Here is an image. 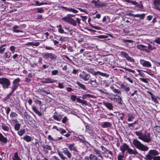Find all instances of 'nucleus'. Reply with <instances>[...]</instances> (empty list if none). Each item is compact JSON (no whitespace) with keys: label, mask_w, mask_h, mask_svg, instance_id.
Wrapping results in <instances>:
<instances>
[{"label":"nucleus","mask_w":160,"mask_h":160,"mask_svg":"<svg viewBox=\"0 0 160 160\" xmlns=\"http://www.w3.org/2000/svg\"><path fill=\"white\" fill-rule=\"evenodd\" d=\"M159 154V152L155 149L150 150L147 154L143 158L146 160H160V156H156Z\"/></svg>","instance_id":"f257e3e1"},{"label":"nucleus","mask_w":160,"mask_h":160,"mask_svg":"<svg viewBox=\"0 0 160 160\" xmlns=\"http://www.w3.org/2000/svg\"><path fill=\"white\" fill-rule=\"evenodd\" d=\"M134 134L138 136V138L146 142H149L151 140L150 133H147L143 135L141 131L135 132Z\"/></svg>","instance_id":"f03ea898"},{"label":"nucleus","mask_w":160,"mask_h":160,"mask_svg":"<svg viewBox=\"0 0 160 160\" xmlns=\"http://www.w3.org/2000/svg\"><path fill=\"white\" fill-rule=\"evenodd\" d=\"M132 143L136 148L142 151H146L148 150V147L144 145L137 139H133Z\"/></svg>","instance_id":"7ed1b4c3"},{"label":"nucleus","mask_w":160,"mask_h":160,"mask_svg":"<svg viewBox=\"0 0 160 160\" xmlns=\"http://www.w3.org/2000/svg\"><path fill=\"white\" fill-rule=\"evenodd\" d=\"M0 84H1L4 89H7L9 88L11 85L10 80L8 79L2 78H0Z\"/></svg>","instance_id":"20e7f679"},{"label":"nucleus","mask_w":160,"mask_h":160,"mask_svg":"<svg viewBox=\"0 0 160 160\" xmlns=\"http://www.w3.org/2000/svg\"><path fill=\"white\" fill-rule=\"evenodd\" d=\"M62 20L65 22H66L74 26L77 25V22L75 20L70 17L67 16L63 17L62 18Z\"/></svg>","instance_id":"39448f33"},{"label":"nucleus","mask_w":160,"mask_h":160,"mask_svg":"<svg viewBox=\"0 0 160 160\" xmlns=\"http://www.w3.org/2000/svg\"><path fill=\"white\" fill-rule=\"evenodd\" d=\"M93 2L95 6L98 8L104 7L107 5V3L106 2H102L100 1V0H93Z\"/></svg>","instance_id":"423d86ee"},{"label":"nucleus","mask_w":160,"mask_h":160,"mask_svg":"<svg viewBox=\"0 0 160 160\" xmlns=\"http://www.w3.org/2000/svg\"><path fill=\"white\" fill-rule=\"evenodd\" d=\"M120 53L121 55L124 57L128 62H135L134 59L130 57L129 54L125 52L122 51Z\"/></svg>","instance_id":"0eeeda50"},{"label":"nucleus","mask_w":160,"mask_h":160,"mask_svg":"<svg viewBox=\"0 0 160 160\" xmlns=\"http://www.w3.org/2000/svg\"><path fill=\"white\" fill-rule=\"evenodd\" d=\"M79 76L80 78L83 79L84 81H87L89 80L91 78V76L90 74L86 73L84 72H82V74H80Z\"/></svg>","instance_id":"6e6552de"},{"label":"nucleus","mask_w":160,"mask_h":160,"mask_svg":"<svg viewBox=\"0 0 160 160\" xmlns=\"http://www.w3.org/2000/svg\"><path fill=\"white\" fill-rule=\"evenodd\" d=\"M43 57L45 59L50 58L51 60L55 59L57 58L56 56L52 53H46L43 55Z\"/></svg>","instance_id":"1a4fd4ad"},{"label":"nucleus","mask_w":160,"mask_h":160,"mask_svg":"<svg viewBox=\"0 0 160 160\" xmlns=\"http://www.w3.org/2000/svg\"><path fill=\"white\" fill-rule=\"evenodd\" d=\"M140 63L143 67L148 68L151 67V64L148 61L141 59L140 60Z\"/></svg>","instance_id":"9d476101"},{"label":"nucleus","mask_w":160,"mask_h":160,"mask_svg":"<svg viewBox=\"0 0 160 160\" xmlns=\"http://www.w3.org/2000/svg\"><path fill=\"white\" fill-rule=\"evenodd\" d=\"M67 147L70 151H73L75 152H78L77 148L75 146L74 143H69L67 144Z\"/></svg>","instance_id":"9b49d317"},{"label":"nucleus","mask_w":160,"mask_h":160,"mask_svg":"<svg viewBox=\"0 0 160 160\" xmlns=\"http://www.w3.org/2000/svg\"><path fill=\"white\" fill-rule=\"evenodd\" d=\"M88 84H90L92 87L93 88H96L98 87V84L95 78H91L88 83Z\"/></svg>","instance_id":"f8f14e48"},{"label":"nucleus","mask_w":160,"mask_h":160,"mask_svg":"<svg viewBox=\"0 0 160 160\" xmlns=\"http://www.w3.org/2000/svg\"><path fill=\"white\" fill-rule=\"evenodd\" d=\"M62 152L66 155L68 158H71L72 154L67 148H62Z\"/></svg>","instance_id":"ddd939ff"},{"label":"nucleus","mask_w":160,"mask_h":160,"mask_svg":"<svg viewBox=\"0 0 160 160\" xmlns=\"http://www.w3.org/2000/svg\"><path fill=\"white\" fill-rule=\"evenodd\" d=\"M129 146L126 143H124L120 146V150L122 151L123 154H124L125 151L127 150Z\"/></svg>","instance_id":"4468645a"},{"label":"nucleus","mask_w":160,"mask_h":160,"mask_svg":"<svg viewBox=\"0 0 160 160\" xmlns=\"http://www.w3.org/2000/svg\"><path fill=\"white\" fill-rule=\"evenodd\" d=\"M153 3L155 9L160 10V0H154Z\"/></svg>","instance_id":"2eb2a0df"},{"label":"nucleus","mask_w":160,"mask_h":160,"mask_svg":"<svg viewBox=\"0 0 160 160\" xmlns=\"http://www.w3.org/2000/svg\"><path fill=\"white\" fill-rule=\"evenodd\" d=\"M131 2L133 5H135V7H138L139 9H142L143 8V6L141 2L138 3L136 1H133Z\"/></svg>","instance_id":"dca6fc26"},{"label":"nucleus","mask_w":160,"mask_h":160,"mask_svg":"<svg viewBox=\"0 0 160 160\" xmlns=\"http://www.w3.org/2000/svg\"><path fill=\"white\" fill-rule=\"evenodd\" d=\"M100 147L102 150L103 151L104 153L106 154H109L112 156L113 155L112 152L111 151H109L106 148L103 146H101Z\"/></svg>","instance_id":"f3484780"},{"label":"nucleus","mask_w":160,"mask_h":160,"mask_svg":"<svg viewBox=\"0 0 160 160\" xmlns=\"http://www.w3.org/2000/svg\"><path fill=\"white\" fill-rule=\"evenodd\" d=\"M32 108L35 113L37 114L39 116L41 117L42 115V113L38 110L36 107L32 106Z\"/></svg>","instance_id":"a211bd4d"},{"label":"nucleus","mask_w":160,"mask_h":160,"mask_svg":"<svg viewBox=\"0 0 160 160\" xmlns=\"http://www.w3.org/2000/svg\"><path fill=\"white\" fill-rule=\"evenodd\" d=\"M147 46L142 44H139L137 46V48L140 50H144L147 52H150L148 50L146 49Z\"/></svg>","instance_id":"6ab92c4d"},{"label":"nucleus","mask_w":160,"mask_h":160,"mask_svg":"<svg viewBox=\"0 0 160 160\" xmlns=\"http://www.w3.org/2000/svg\"><path fill=\"white\" fill-rule=\"evenodd\" d=\"M56 82V80L51 79L49 78H45L43 81H42V82L44 83H52Z\"/></svg>","instance_id":"aec40b11"},{"label":"nucleus","mask_w":160,"mask_h":160,"mask_svg":"<svg viewBox=\"0 0 160 160\" xmlns=\"http://www.w3.org/2000/svg\"><path fill=\"white\" fill-rule=\"evenodd\" d=\"M127 152L129 154H133L135 155L138 154L137 151L135 149H132L129 148V147L128 149Z\"/></svg>","instance_id":"412c9836"},{"label":"nucleus","mask_w":160,"mask_h":160,"mask_svg":"<svg viewBox=\"0 0 160 160\" xmlns=\"http://www.w3.org/2000/svg\"><path fill=\"white\" fill-rule=\"evenodd\" d=\"M117 98H115L113 99L114 102H117L120 105H122V100L121 98L119 96H117Z\"/></svg>","instance_id":"4be33fe9"},{"label":"nucleus","mask_w":160,"mask_h":160,"mask_svg":"<svg viewBox=\"0 0 160 160\" xmlns=\"http://www.w3.org/2000/svg\"><path fill=\"white\" fill-rule=\"evenodd\" d=\"M129 15L130 16H133L134 17H139L140 19H143L145 14H134L132 13H130L129 14Z\"/></svg>","instance_id":"5701e85b"},{"label":"nucleus","mask_w":160,"mask_h":160,"mask_svg":"<svg viewBox=\"0 0 160 160\" xmlns=\"http://www.w3.org/2000/svg\"><path fill=\"white\" fill-rule=\"evenodd\" d=\"M129 15L130 16H133L134 17H139L140 19H143L145 14H134L132 13H130L129 14Z\"/></svg>","instance_id":"b1692460"},{"label":"nucleus","mask_w":160,"mask_h":160,"mask_svg":"<svg viewBox=\"0 0 160 160\" xmlns=\"http://www.w3.org/2000/svg\"><path fill=\"white\" fill-rule=\"evenodd\" d=\"M12 160H22L19 156L18 152H16L14 153V155L12 157Z\"/></svg>","instance_id":"393cba45"},{"label":"nucleus","mask_w":160,"mask_h":160,"mask_svg":"<svg viewBox=\"0 0 160 160\" xmlns=\"http://www.w3.org/2000/svg\"><path fill=\"white\" fill-rule=\"evenodd\" d=\"M103 105L106 107L108 109L112 110L113 108V106L112 103L108 102H104Z\"/></svg>","instance_id":"a878e982"},{"label":"nucleus","mask_w":160,"mask_h":160,"mask_svg":"<svg viewBox=\"0 0 160 160\" xmlns=\"http://www.w3.org/2000/svg\"><path fill=\"white\" fill-rule=\"evenodd\" d=\"M19 84H12V90L10 92V94H12L18 88L19 86Z\"/></svg>","instance_id":"bb28decb"},{"label":"nucleus","mask_w":160,"mask_h":160,"mask_svg":"<svg viewBox=\"0 0 160 160\" xmlns=\"http://www.w3.org/2000/svg\"><path fill=\"white\" fill-rule=\"evenodd\" d=\"M0 141L3 143H6L7 142V139L4 137L2 134L0 133Z\"/></svg>","instance_id":"cd10ccee"},{"label":"nucleus","mask_w":160,"mask_h":160,"mask_svg":"<svg viewBox=\"0 0 160 160\" xmlns=\"http://www.w3.org/2000/svg\"><path fill=\"white\" fill-rule=\"evenodd\" d=\"M18 26L17 25H15L12 28V30L14 32L18 33L19 32H23V31L21 30H19L18 29Z\"/></svg>","instance_id":"c85d7f7f"},{"label":"nucleus","mask_w":160,"mask_h":160,"mask_svg":"<svg viewBox=\"0 0 160 160\" xmlns=\"http://www.w3.org/2000/svg\"><path fill=\"white\" fill-rule=\"evenodd\" d=\"M93 151L95 152V154L97 155L98 157H100L102 159H103V157L101 155V152L98 149L95 148L93 149Z\"/></svg>","instance_id":"c756f323"},{"label":"nucleus","mask_w":160,"mask_h":160,"mask_svg":"<svg viewBox=\"0 0 160 160\" xmlns=\"http://www.w3.org/2000/svg\"><path fill=\"white\" fill-rule=\"evenodd\" d=\"M95 74H99L101 76L104 77L106 78H108L109 76V75L107 73H103L100 71L96 72H95Z\"/></svg>","instance_id":"7c9ffc66"},{"label":"nucleus","mask_w":160,"mask_h":160,"mask_svg":"<svg viewBox=\"0 0 160 160\" xmlns=\"http://www.w3.org/2000/svg\"><path fill=\"white\" fill-rule=\"evenodd\" d=\"M23 139L27 142H30L32 140V137L28 135H26L21 139Z\"/></svg>","instance_id":"2f4dec72"},{"label":"nucleus","mask_w":160,"mask_h":160,"mask_svg":"<svg viewBox=\"0 0 160 160\" xmlns=\"http://www.w3.org/2000/svg\"><path fill=\"white\" fill-rule=\"evenodd\" d=\"M11 53L10 52H8L5 53L3 56V58L5 59L9 58L11 56Z\"/></svg>","instance_id":"473e14b6"},{"label":"nucleus","mask_w":160,"mask_h":160,"mask_svg":"<svg viewBox=\"0 0 160 160\" xmlns=\"http://www.w3.org/2000/svg\"><path fill=\"white\" fill-rule=\"evenodd\" d=\"M76 84L78 85V86L80 88L83 90H86V87L84 85L81 83L79 82H76Z\"/></svg>","instance_id":"72a5a7b5"},{"label":"nucleus","mask_w":160,"mask_h":160,"mask_svg":"<svg viewBox=\"0 0 160 160\" xmlns=\"http://www.w3.org/2000/svg\"><path fill=\"white\" fill-rule=\"evenodd\" d=\"M42 147L44 149H46L49 150H51L52 149L51 146L48 145H45L42 144L41 145Z\"/></svg>","instance_id":"f704fd0d"},{"label":"nucleus","mask_w":160,"mask_h":160,"mask_svg":"<svg viewBox=\"0 0 160 160\" xmlns=\"http://www.w3.org/2000/svg\"><path fill=\"white\" fill-rule=\"evenodd\" d=\"M112 125L111 123L108 122H104L102 125V127L103 128H107L108 127H110Z\"/></svg>","instance_id":"c9c22d12"},{"label":"nucleus","mask_w":160,"mask_h":160,"mask_svg":"<svg viewBox=\"0 0 160 160\" xmlns=\"http://www.w3.org/2000/svg\"><path fill=\"white\" fill-rule=\"evenodd\" d=\"M57 27L58 29V32L61 33H65L63 29L62 28V26L61 24L59 25H57Z\"/></svg>","instance_id":"e433bc0d"},{"label":"nucleus","mask_w":160,"mask_h":160,"mask_svg":"<svg viewBox=\"0 0 160 160\" xmlns=\"http://www.w3.org/2000/svg\"><path fill=\"white\" fill-rule=\"evenodd\" d=\"M1 128L4 131L8 132L9 130V128L5 124L2 123L1 126Z\"/></svg>","instance_id":"4c0bfd02"},{"label":"nucleus","mask_w":160,"mask_h":160,"mask_svg":"<svg viewBox=\"0 0 160 160\" xmlns=\"http://www.w3.org/2000/svg\"><path fill=\"white\" fill-rule=\"evenodd\" d=\"M40 42H29L28 43V45L31 46H34L36 47L38 46L40 44Z\"/></svg>","instance_id":"58836bf2"},{"label":"nucleus","mask_w":160,"mask_h":160,"mask_svg":"<svg viewBox=\"0 0 160 160\" xmlns=\"http://www.w3.org/2000/svg\"><path fill=\"white\" fill-rule=\"evenodd\" d=\"M86 131L87 132L89 133H90L92 131V129L90 126L87 125L86 126Z\"/></svg>","instance_id":"ea45409f"},{"label":"nucleus","mask_w":160,"mask_h":160,"mask_svg":"<svg viewBox=\"0 0 160 160\" xmlns=\"http://www.w3.org/2000/svg\"><path fill=\"white\" fill-rule=\"evenodd\" d=\"M58 113L57 112H55L54 113V115L53 116V118L55 120H56L58 121H60L61 119H60L56 115Z\"/></svg>","instance_id":"a19ab883"},{"label":"nucleus","mask_w":160,"mask_h":160,"mask_svg":"<svg viewBox=\"0 0 160 160\" xmlns=\"http://www.w3.org/2000/svg\"><path fill=\"white\" fill-rule=\"evenodd\" d=\"M90 160H98V158L96 156L94 155L91 154L89 156Z\"/></svg>","instance_id":"79ce46f5"},{"label":"nucleus","mask_w":160,"mask_h":160,"mask_svg":"<svg viewBox=\"0 0 160 160\" xmlns=\"http://www.w3.org/2000/svg\"><path fill=\"white\" fill-rule=\"evenodd\" d=\"M58 155L61 158L62 160H65L66 159V158L63 155L62 153H61L60 151H58Z\"/></svg>","instance_id":"37998d69"},{"label":"nucleus","mask_w":160,"mask_h":160,"mask_svg":"<svg viewBox=\"0 0 160 160\" xmlns=\"http://www.w3.org/2000/svg\"><path fill=\"white\" fill-rule=\"evenodd\" d=\"M154 132L156 133L160 132V127L159 126H155L153 129Z\"/></svg>","instance_id":"c03bdc74"},{"label":"nucleus","mask_w":160,"mask_h":160,"mask_svg":"<svg viewBox=\"0 0 160 160\" xmlns=\"http://www.w3.org/2000/svg\"><path fill=\"white\" fill-rule=\"evenodd\" d=\"M25 129H22L18 132V134L20 136H22L25 133Z\"/></svg>","instance_id":"a18cd8bd"},{"label":"nucleus","mask_w":160,"mask_h":160,"mask_svg":"<svg viewBox=\"0 0 160 160\" xmlns=\"http://www.w3.org/2000/svg\"><path fill=\"white\" fill-rule=\"evenodd\" d=\"M21 124L19 123H17L15 124L14 127V128L16 131H18L20 128Z\"/></svg>","instance_id":"49530a36"},{"label":"nucleus","mask_w":160,"mask_h":160,"mask_svg":"<svg viewBox=\"0 0 160 160\" xmlns=\"http://www.w3.org/2000/svg\"><path fill=\"white\" fill-rule=\"evenodd\" d=\"M18 114L15 112H12L10 114V117L12 118H14L17 117Z\"/></svg>","instance_id":"de8ad7c7"},{"label":"nucleus","mask_w":160,"mask_h":160,"mask_svg":"<svg viewBox=\"0 0 160 160\" xmlns=\"http://www.w3.org/2000/svg\"><path fill=\"white\" fill-rule=\"evenodd\" d=\"M113 92L117 94L121 95V91L119 89L115 88L113 90Z\"/></svg>","instance_id":"09e8293b"},{"label":"nucleus","mask_w":160,"mask_h":160,"mask_svg":"<svg viewBox=\"0 0 160 160\" xmlns=\"http://www.w3.org/2000/svg\"><path fill=\"white\" fill-rule=\"evenodd\" d=\"M32 78V75H31V73H29L28 77L27 78H26L25 79V81L26 82H29L31 81V78Z\"/></svg>","instance_id":"8fccbe9b"},{"label":"nucleus","mask_w":160,"mask_h":160,"mask_svg":"<svg viewBox=\"0 0 160 160\" xmlns=\"http://www.w3.org/2000/svg\"><path fill=\"white\" fill-rule=\"evenodd\" d=\"M148 50L149 51L155 49V48L154 47H153L151 45L148 44Z\"/></svg>","instance_id":"3c124183"},{"label":"nucleus","mask_w":160,"mask_h":160,"mask_svg":"<svg viewBox=\"0 0 160 160\" xmlns=\"http://www.w3.org/2000/svg\"><path fill=\"white\" fill-rule=\"evenodd\" d=\"M122 68L132 73H135V71L134 70H132L130 68H128L124 67H122Z\"/></svg>","instance_id":"603ef678"},{"label":"nucleus","mask_w":160,"mask_h":160,"mask_svg":"<svg viewBox=\"0 0 160 160\" xmlns=\"http://www.w3.org/2000/svg\"><path fill=\"white\" fill-rule=\"evenodd\" d=\"M154 42L157 44L160 45V37L157 38L154 40Z\"/></svg>","instance_id":"864d4df0"},{"label":"nucleus","mask_w":160,"mask_h":160,"mask_svg":"<svg viewBox=\"0 0 160 160\" xmlns=\"http://www.w3.org/2000/svg\"><path fill=\"white\" fill-rule=\"evenodd\" d=\"M41 92H42V94L43 95H45L46 94H48L50 93V91L48 90L47 91H46L45 90H41Z\"/></svg>","instance_id":"5fc2aeb1"},{"label":"nucleus","mask_w":160,"mask_h":160,"mask_svg":"<svg viewBox=\"0 0 160 160\" xmlns=\"http://www.w3.org/2000/svg\"><path fill=\"white\" fill-rule=\"evenodd\" d=\"M108 37L107 35H102L98 36V38H107Z\"/></svg>","instance_id":"6e6d98bb"},{"label":"nucleus","mask_w":160,"mask_h":160,"mask_svg":"<svg viewBox=\"0 0 160 160\" xmlns=\"http://www.w3.org/2000/svg\"><path fill=\"white\" fill-rule=\"evenodd\" d=\"M20 81L19 78H17L15 79L13 82L12 84H18V83Z\"/></svg>","instance_id":"4d7b16f0"},{"label":"nucleus","mask_w":160,"mask_h":160,"mask_svg":"<svg viewBox=\"0 0 160 160\" xmlns=\"http://www.w3.org/2000/svg\"><path fill=\"white\" fill-rule=\"evenodd\" d=\"M110 83L108 81H105L103 83V85L106 87H109L110 85Z\"/></svg>","instance_id":"13d9d810"},{"label":"nucleus","mask_w":160,"mask_h":160,"mask_svg":"<svg viewBox=\"0 0 160 160\" xmlns=\"http://www.w3.org/2000/svg\"><path fill=\"white\" fill-rule=\"evenodd\" d=\"M16 48L14 46H12L10 47V50L12 52V53H14L15 52V50Z\"/></svg>","instance_id":"bf43d9fd"},{"label":"nucleus","mask_w":160,"mask_h":160,"mask_svg":"<svg viewBox=\"0 0 160 160\" xmlns=\"http://www.w3.org/2000/svg\"><path fill=\"white\" fill-rule=\"evenodd\" d=\"M97 90L99 92H100L101 93H103V94H107L108 93L106 92V90H105V91L102 90V89H99V88H98L97 89Z\"/></svg>","instance_id":"052dcab7"},{"label":"nucleus","mask_w":160,"mask_h":160,"mask_svg":"<svg viewBox=\"0 0 160 160\" xmlns=\"http://www.w3.org/2000/svg\"><path fill=\"white\" fill-rule=\"evenodd\" d=\"M48 139L49 140H52V141H57V138L56 139H54L53 138H52V136L51 135H49L48 136Z\"/></svg>","instance_id":"680f3d73"},{"label":"nucleus","mask_w":160,"mask_h":160,"mask_svg":"<svg viewBox=\"0 0 160 160\" xmlns=\"http://www.w3.org/2000/svg\"><path fill=\"white\" fill-rule=\"evenodd\" d=\"M58 73V70H55L52 71V74L53 75H56Z\"/></svg>","instance_id":"e2e57ef3"},{"label":"nucleus","mask_w":160,"mask_h":160,"mask_svg":"<svg viewBox=\"0 0 160 160\" xmlns=\"http://www.w3.org/2000/svg\"><path fill=\"white\" fill-rule=\"evenodd\" d=\"M124 154L119 155L118 157V160H123V158Z\"/></svg>","instance_id":"0e129e2a"},{"label":"nucleus","mask_w":160,"mask_h":160,"mask_svg":"<svg viewBox=\"0 0 160 160\" xmlns=\"http://www.w3.org/2000/svg\"><path fill=\"white\" fill-rule=\"evenodd\" d=\"M35 5L37 6H40L43 4V3H40L38 1H34Z\"/></svg>","instance_id":"69168bd1"},{"label":"nucleus","mask_w":160,"mask_h":160,"mask_svg":"<svg viewBox=\"0 0 160 160\" xmlns=\"http://www.w3.org/2000/svg\"><path fill=\"white\" fill-rule=\"evenodd\" d=\"M45 48L47 50H54V48H53L50 46H46L45 47Z\"/></svg>","instance_id":"338daca9"},{"label":"nucleus","mask_w":160,"mask_h":160,"mask_svg":"<svg viewBox=\"0 0 160 160\" xmlns=\"http://www.w3.org/2000/svg\"><path fill=\"white\" fill-rule=\"evenodd\" d=\"M74 102L76 99H77V97L75 95H72L70 98Z\"/></svg>","instance_id":"774afa93"}]
</instances>
